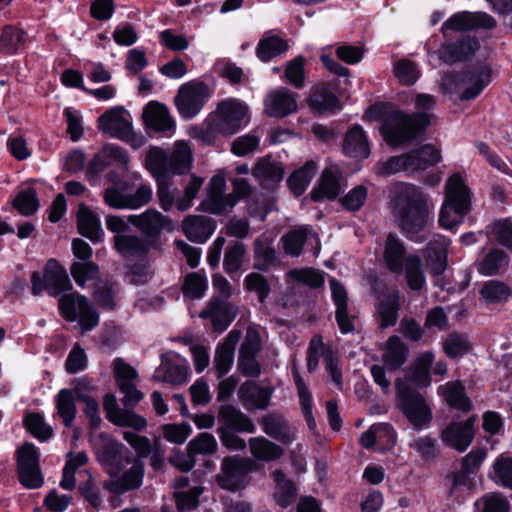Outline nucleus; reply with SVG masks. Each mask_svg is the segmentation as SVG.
I'll return each instance as SVG.
<instances>
[{
    "mask_svg": "<svg viewBox=\"0 0 512 512\" xmlns=\"http://www.w3.org/2000/svg\"><path fill=\"white\" fill-rule=\"evenodd\" d=\"M148 171L157 181V197L160 207L169 212L173 206L181 212L188 210L199 192L203 179L192 176L182 196L176 197V189L171 188L168 179L175 174H183L192 165V151L184 141H177L171 152L159 147L149 149L145 159Z\"/></svg>",
    "mask_w": 512,
    "mask_h": 512,
    "instance_id": "1",
    "label": "nucleus"
},
{
    "mask_svg": "<svg viewBox=\"0 0 512 512\" xmlns=\"http://www.w3.org/2000/svg\"><path fill=\"white\" fill-rule=\"evenodd\" d=\"M433 212L429 196L412 184L402 185L393 199V214L399 227L415 242L425 240L420 233L433 222Z\"/></svg>",
    "mask_w": 512,
    "mask_h": 512,
    "instance_id": "2",
    "label": "nucleus"
},
{
    "mask_svg": "<svg viewBox=\"0 0 512 512\" xmlns=\"http://www.w3.org/2000/svg\"><path fill=\"white\" fill-rule=\"evenodd\" d=\"M249 121L248 106L237 99H227L219 103L215 114L204 122L199 136L203 142L210 144L216 134H235Z\"/></svg>",
    "mask_w": 512,
    "mask_h": 512,
    "instance_id": "3",
    "label": "nucleus"
},
{
    "mask_svg": "<svg viewBox=\"0 0 512 512\" xmlns=\"http://www.w3.org/2000/svg\"><path fill=\"white\" fill-rule=\"evenodd\" d=\"M471 208L470 190L459 173L451 175L445 185V199L439 214V224L445 229L459 225Z\"/></svg>",
    "mask_w": 512,
    "mask_h": 512,
    "instance_id": "4",
    "label": "nucleus"
},
{
    "mask_svg": "<svg viewBox=\"0 0 512 512\" xmlns=\"http://www.w3.org/2000/svg\"><path fill=\"white\" fill-rule=\"evenodd\" d=\"M429 124L430 115L427 112L408 115L396 111L385 120L382 125V134L390 145H399L413 140Z\"/></svg>",
    "mask_w": 512,
    "mask_h": 512,
    "instance_id": "5",
    "label": "nucleus"
},
{
    "mask_svg": "<svg viewBox=\"0 0 512 512\" xmlns=\"http://www.w3.org/2000/svg\"><path fill=\"white\" fill-rule=\"evenodd\" d=\"M395 388L398 406L413 427L421 429L428 425L432 421V410L425 397L401 379L395 381Z\"/></svg>",
    "mask_w": 512,
    "mask_h": 512,
    "instance_id": "6",
    "label": "nucleus"
},
{
    "mask_svg": "<svg viewBox=\"0 0 512 512\" xmlns=\"http://www.w3.org/2000/svg\"><path fill=\"white\" fill-rule=\"evenodd\" d=\"M62 317L70 322L78 320L82 333L92 330L99 323V314L92 303L79 293L64 294L58 301Z\"/></svg>",
    "mask_w": 512,
    "mask_h": 512,
    "instance_id": "7",
    "label": "nucleus"
},
{
    "mask_svg": "<svg viewBox=\"0 0 512 512\" xmlns=\"http://www.w3.org/2000/svg\"><path fill=\"white\" fill-rule=\"evenodd\" d=\"M32 293L35 296L43 291L52 297H58L62 293L72 289L66 269L55 259H49L44 266L43 274L35 271L31 276Z\"/></svg>",
    "mask_w": 512,
    "mask_h": 512,
    "instance_id": "8",
    "label": "nucleus"
},
{
    "mask_svg": "<svg viewBox=\"0 0 512 512\" xmlns=\"http://www.w3.org/2000/svg\"><path fill=\"white\" fill-rule=\"evenodd\" d=\"M126 182H119L117 184L107 187L103 191L104 202L114 209H138L152 199L153 191L151 186L141 184L134 193L127 194Z\"/></svg>",
    "mask_w": 512,
    "mask_h": 512,
    "instance_id": "9",
    "label": "nucleus"
},
{
    "mask_svg": "<svg viewBox=\"0 0 512 512\" xmlns=\"http://www.w3.org/2000/svg\"><path fill=\"white\" fill-rule=\"evenodd\" d=\"M210 98L209 87L203 82H188L180 86L175 105L182 118L192 119Z\"/></svg>",
    "mask_w": 512,
    "mask_h": 512,
    "instance_id": "10",
    "label": "nucleus"
},
{
    "mask_svg": "<svg viewBox=\"0 0 512 512\" xmlns=\"http://www.w3.org/2000/svg\"><path fill=\"white\" fill-rule=\"evenodd\" d=\"M255 463L249 458L225 457L221 463V472L217 482L223 489L237 491L247 484V476L253 471Z\"/></svg>",
    "mask_w": 512,
    "mask_h": 512,
    "instance_id": "11",
    "label": "nucleus"
},
{
    "mask_svg": "<svg viewBox=\"0 0 512 512\" xmlns=\"http://www.w3.org/2000/svg\"><path fill=\"white\" fill-rule=\"evenodd\" d=\"M495 19L485 12L461 11L450 16L441 27L445 39L450 38L451 32H468L475 29H493Z\"/></svg>",
    "mask_w": 512,
    "mask_h": 512,
    "instance_id": "12",
    "label": "nucleus"
},
{
    "mask_svg": "<svg viewBox=\"0 0 512 512\" xmlns=\"http://www.w3.org/2000/svg\"><path fill=\"white\" fill-rule=\"evenodd\" d=\"M128 221L145 236L153 248L158 247V238L163 230L172 231L174 223L171 219L157 211L147 209L139 215H129Z\"/></svg>",
    "mask_w": 512,
    "mask_h": 512,
    "instance_id": "13",
    "label": "nucleus"
},
{
    "mask_svg": "<svg viewBox=\"0 0 512 512\" xmlns=\"http://www.w3.org/2000/svg\"><path fill=\"white\" fill-rule=\"evenodd\" d=\"M17 469L20 483L28 489L43 485L39 467V455L32 443H26L17 451Z\"/></svg>",
    "mask_w": 512,
    "mask_h": 512,
    "instance_id": "14",
    "label": "nucleus"
},
{
    "mask_svg": "<svg viewBox=\"0 0 512 512\" xmlns=\"http://www.w3.org/2000/svg\"><path fill=\"white\" fill-rule=\"evenodd\" d=\"M98 128L123 141L130 140L133 134L130 114L123 107H113L104 112L98 118Z\"/></svg>",
    "mask_w": 512,
    "mask_h": 512,
    "instance_id": "15",
    "label": "nucleus"
},
{
    "mask_svg": "<svg viewBox=\"0 0 512 512\" xmlns=\"http://www.w3.org/2000/svg\"><path fill=\"white\" fill-rule=\"evenodd\" d=\"M475 421L471 416L464 421L451 422L440 434L442 442L459 453L464 452L475 437Z\"/></svg>",
    "mask_w": 512,
    "mask_h": 512,
    "instance_id": "16",
    "label": "nucleus"
},
{
    "mask_svg": "<svg viewBox=\"0 0 512 512\" xmlns=\"http://www.w3.org/2000/svg\"><path fill=\"white\" fill-rule=\"evenodd\" d=\"M251 173L262 188L273 190L283 180L285 169L281 161L268 154L256 160Z\"/></svg>",
    "mask_w": 512,
    "mask_h": 512,
    "instance_id": "17",
    "label": "nucleus"
},
{
    "mask_svg": "<svg viewBox=\"0 0 512 512\" xmlns=\"http://www.w3.org/2000/svg\"><path fill=\"white\" fill-rule=\"evenodd\" d=\"M491 69L488 66H479L457 75L456 82L462 90L461 100H471L477 97L490 83Z\"/></svg>",
    "mask_w": 512,
    "mask_h": 512,
    "instance_id": "18",
    "label": "nucleus"
},
{
    "mask_svg": "<svg viewBox=\"0 0 512 512\" xmlns=\"http://www.w3.org/2000/svg\"><path fill=\"white\" fill-rule=\"evenodd\" d=\"M479 47L477 38L464 36L455 41L444 42L438 50V55L443 62L452 65L470 59Z\"/></svg>",
    "mask_w": 512,
    "mask_h": 512,
    "instance_id": "19",
    "label": "nucleus"
},
{
    "mask_svg": "<svg viewBox=\"0 0 512 512\" xmlns=\"http://www.w3.org/2000/svg\"><path fill=\"white\" fill-rule=\"evenodd\" d=\"M103 408L107 419L117 426L130 427L137 431H142L147 427V421L144 417L129 410H121L116 397L112 394L104 396Z\"/></svg>",
    "mask_w": 512,
    "mask_h": 512,
    "instance_id": "20",
    "label": "nucleus"
},
{
    "mask_svg": "<svg viewBox=\"0 0 512 512\" xmlns=\"http://www.w3.org/2000/svg\"><path fill=\"white\" fill-rule=\"evenodd\" d=\"M201 318L210 319L214 330L223 332L236 317V309L229 300L212 297L200 313Z\"/></svg>",
    "mask_w": 512,
    "mask_h": 512,
    "instance_id": "21",
    "label": "nucleus"
},
{
    "mask_svg": "<svg viewBox=\"0 0 512 512\" xmlns=\"http://www.w3.org/2000/svg\"><path fill=\"white\" fill-rule=\"evenodd\" d=\"M329 285L331 296L336 307L335 318L340 331L343 334L351 333L355 330V316L348 311V294L345 287L335 278H330Z\"/></svg>",
    "mask_w": 512,
    "mask_h": 512,
    "instance_id": "22",
    "label": "nucleus"
},
{
    "mask_svg": "<svg viewBox=\"0 0 512 512\" xmlns=\"http://www.w3.org/2000/svg\"><path fill=\"white\" fill-rule=\"evenodd\" d=\"M144 463L140 459H134L131 467L118 477L104 482L103 487L114 494H123L138 489L143 482Z\"/></svg>",
    "mask_w": 512,
    "mask_h": 512,
    "instance_id": "23",
    "label": "nucleus"
},
{
    "mask_svg": "<svg viewBox=\"0 0 512 512\" xmlns=\"http://www.w3.org/2000/svg\"><path fill=\"white\" fill-rule=\"evenodd\" d=\"M297 110L295 95L287 88L280 87L270 93L264 99V111L270 117L283 118Z\"/></svg>",
    "mask_w": 512,
    "mask_h": 512,
    "instance_id": "24",
    "label": "nucleus"
},
{
    "mask_svg": "<svg viewBox=\"0 0 512 512\" xmlns=\"http://www.w3.org/2000/svg\"><path fill=\"white\" fill-rule=\"evenodd\" d=\"M449 245V239L442 235H436L428 242L424 257L433 277L441 276L446 270Z\"/></svg>",
    "mask_w": 512,
    "mask_h": 512,
    "instance_id": "25",
    "label": "nucleus"
},
{
    "mask_svg": "<svg viewBox=\"0 0 512 512\" xmlns=\"http://www.w3.org/2000/svg\"><path fill=\"white\" fill-rule=\"evenodd\" d=\"M260 424L266 435L282 444L290 445L296 439V428L281 413L271 412L264 415Z\"/></svg>",
    "mask_w": 512,
    "mask_h": 512,
    "instance_id": "26",
    "label": "nucleus"
},
{
    "mask_svg": "<svg viewBox=\"0 0 512 512\" xmlns=\"http://www.w3.org/2000/svg\"><path fill=\"white\" fill-rule=\"evenodd\" d=\"M188 457L181 460L179 458L171 459L173 465L181 471H190L195 466L194 456L197 454H213L217 450V441L213 435L209 433H200L196 438L191 440L187 447Z\"/></svg>",
    "mask_w": 512,
    "mask_h": 512,
    "instance_id": "27",
    "label": "nucleus"
},
{
    "mask_svg": "<svg viewBox=\"0 0 512 512\" xmlns=\"http://www.w3.org/2000/svg\"><path fill=\"white\" fill-rule=\"evenodd\" d=\"M218 428L238 433H254L256 426L243 412L231 405L221 406L218 412Z\"/></svg>",
    "mask_w": 512,
    "mask_h": 512,
    "instance_id": "28",
    "label": "nucleus"
},
{
    "mask_svg": "<svg viewBox=\"0 0 512 512\" xmlns=\"http://www.w3.org/2000/svg\"><path fill=\"white\" fill-rule=\"evenodd\" d=\"M225 178L221 175H215L207 187V198L201 203L204 211L219 214L227 209L228 194L225 195Z\"/></svg>",
    "mask_w": 512,
    "mask_h": 512,
    "instance_id": "29",
    "label": "nucleus"
},
{
    "mask_svg": "<svg viewBox=\"0 0 512 512\" xmlns=\"http://www.w3.org/2000/svg\"><path fill=\"white\" fill-rule=\"evenodd\" d=\"M183 232L195 243H204L214 232L213 220L206 216L190 215L183 220Z\"/></svg>",
    "mask_w": 512,
    "mask_h": 512,
    "instance_id": "30",
    "label": "nucleus"
},
{
    "mask_svg": "<svg viewBox=\"0 0 512 512\" xmlns=\"http://www.w3.org/2000/svg\"><path fill=\"white\" fill-rule=\"evenodd\" d=\"M240 338L238 331H230L225 341L218 345L214 356V367L218 378L226 375L233 364L235 345Z\"/></svg>",
    "mask_w": 512,
    "mask_h": 512,
    "instance_id": "31",
    "label": "nucleus"
},
{
    "mask_svg": "<svg viewBox=\"0 0 512 512\" xmlns=\"http://www.w3.org/2000/svg\"><path fill=\"white\" fill-rule=\"evenodd\" d=\"M114 248L124 258L141 257L146 255L152 247L150 243L137 235H114Z\"/></svg>",
    "mask_w": 512,
    "mask_h": 512,
    "instance_id": "32",
    "label": "nucleus"
},
{
    "mask_svg": "<svg viewBox=\"0 0 512 512\" xmlns=\"http://www.w3.org/2000/svg\"><path fill=\"white\" fill-rule=\"evenodd\" d=\"M143 118L149 128L158 132L171 131L175 125L167 107L157 102H150L146 105L143 110Z\"/></svg>",
    "mask_w": 512,
    "mask_h": 512,
    "instance_id": "33",
    "label": "nucleus"
},
{
    "mask_svg": "<svg viewBox=\"0 0 512 512\" xmlns=\"http://www.w3.org/2000/svg\"><path fill=\"white\" fill-rule=\"evenodd\" d=\"M438 394L454 409L468 412L472 408V402L466 395L465 387L459 381L447 382L437 389Z\"/></svg>",
    "mask_w": 512,
    "mask_h": 512,
    "instance_id": "34",
    "label": "nucleus"
},
{
    "mask_svg": "<svg viewBox=\"0 0 512 512\" xmlns=\"http://www.w3.org/2000/svg\"><path fill=\"white\" fill-rule=\"evenodd\" d=\"M272 389L259 387L253 382H245L239 388V396L247 409H265L271 399Z\"/></svg>",
    "mask_w": 512,
    "mask_h": 512,
    "instance_id": "35",
    "label": "nucleus"
},
{
    "mask_svg": "<svg viewBox=\"0 0 512 512\" xmlns=\"http://www.w3.org/2000/svg\"><path fill=\"white\" fill-rule=\"evenodd\" d=\"M92 390L93 387L89 381L80 380L75 386V396L84 403V413L90 420L91 428L97 429L100 426L101 417L98 402L89 394Z\"/></svg>",
    "mask_w": 512,
    "mask_h": 512,
    "instance_id": "36",
    "label": "nucleus"
},
{
    "mask_svg": "<svg viewBox=\"0 0 512 512\" xmlns=\"http://www.w3.org/2000/svg\"><path fill=\"white\" fill-rule=\"evenodd\" d=\"M251 455L260 461L271 462L280 459L284 449L263 436L250 438L248 441Z\"/></svg>",
    "mask_w": 512,
    "mask_h": 512,
    "instance_id": "37",
    "label": "nucleus"
},
{
    "mask_svg": "<svg viewBox=\"0 0 512 512\" xmlns=\"http://www.w3.org/2000/svg\"><path fill=\"white\" fill-rule=\"evenodd\" d=\"M77 224L79 233L91 240L93 243H98L102 240L103 230L101 228L99 218L87 207L81 206L77 215Z\"/></svg>",
    "mask_w": 512,
    "mask_h": 512,
    "instance_id": "38",
    "label": "nucleus"
},
{
    "mask_svg": "<svg viewBox=\"0 0 512 512\" xmlns=\"http://www.w3.org/2000/svg\"><path fill=\"white\" fill-rule=\"evenodd\" d=\"M343 149L348 156L362 159L369 156V144L362 127L356 125L348 130Z\"/></svg>",
    "mask_w": 512,
    "mask_h": 512,
    "instance_id": "39",
    "label": "nucleus"
},
{
    "mask_svg": "<svg viewBox=\"0 0 512 512\" xmlns=\"http://www.w3.org/2000/svg\"><path fill=\"white\" fill-rule=\"evenodd\" d=\"M255 268L266 271L277 261L276 251L273 248V239L262 234L254 241Z\"/></svg>",
    "mask_w": 512,
    "mask_h": 512,
    "instance_id": "40",
    "label": "nucleus"
},
{
    "mask_svg": "<svg viewBox=\"0 0 512 512\" xmlns=\"http://www.w3.org/2000/svg\"><path fill=\"white\" fill-rule=\"evenodd\" d=\"M75 390L64 388L55 396L56 415L63 421L65 427H72L76 418Z\"/></svg>",
    "mask_w": 512,
    "mask_h": 512,
    "instance_id": "41",
    "label": "nucleus"
},
{
    "mask_svg": "<svg viewBox=\"0 0 512 512\" xmlns=\"http://www.w3.org/2000/svg\"><path fill=\"white\" fill-rule=\"evenodd\" d=\"M405 280L412 291H421L426 287V276L422 260L418 255L410 254L405 259Z\"/></svg>",
    "mask_w": 512,
    "mask_h": 512,
    "instance_id": "42",
    "label": "nucleus"
},
{
    "mask_svg": "<svg viewBox=\"0 0 512 512\" xmlns=\"http://www.w3.org/2000/svg\"><path fill=\"white\" fill-rule=\"evenodd\" d=\"M406 257L403 242L395 236L389 235L384 251V260L388 269L397 274L402 273Z\"/></svg>",
    "mask_w": 512,
    "mask_h": 512,
    "instance_id": "43",
    "label": "nucleus"
},
{
    "mask_svg": "<svg viewBox=\"0 0 512 512\" xmlns=\"http://www.w3.org/2000/svg\"><path fill=\"white\" fill-rule=\"evenodd\" d=\"M339 179L340 172L337 168L325 169L318 188L313 191V199L319 201L323 198H336L341 189Z\"/></svg>",
    "mask_w": 512,
    "mask_h": 512,
    "instance_id": "44",
    "label": "nucleus"
},
{
    "mask_svg": "<svg viewBox=\"0 0 512 512\" xmlns=\"http://www.w3.org/2000/svg\"><path fill=\"white\" fill-rule=\"evenodd\" d=\"M310 105L319 112H335L340 108L338 98L327 84H319L313 88Z\"/></svg>",
    "mask_w": 512,
    "mask_h": 512,
    "instance_id": "45",
    "label": "nucleus"
},
{
    "mask_svg": "<svg viewBox=\"0 0 512 512\" xmlns=\"http://www.w3.org/2000/svg\"><path fill=\"white\" fill-rule=\"evenodd\" d=\"M435 355L431 351L421 353L410 368V380L418 387L431 384L430 369Z\"/></svg>",
    "mask_w": 512,
    "mask_h": 512,
    "instance_id": "46",
    "label": "nucleus"
},
{
    "mask_svg": "<svg viewBox=\"0 0 512 512\" xmlns=\"http://www.w3.org/2000/svg\"><path fill=\"white\" fill-rule=\"evenodd\" d=\"M292 375L297 388L303 416L306 420L309 429L313 430L316 427V421L312 413L313 399L308 390V387L306 386L304 380L300 376L294 361L292 366Z\"/></svg>",
    "mask_w": 512,
    "mask_h": 512,
    "instance_id": "47",
    "label": "nucleus"
},
{
    "mask_svg": "<svg viewBox=\"0 0 512 512\" xmlns=\"http://www.w3.org/2000/svg\"><path fill=\"white\" fill-rule=\"evenodd\" d=\"M189 368L185 364H177L171 361L162 362L156 369L153 379L174 385L186 382Z\"/></svg>",
    "mask_w": 512,
    "mask_h": 512,
    "instance_id": "48",
    "label": "nucleus"
},
{
    "mask_svg": "<svg viewBox=\"0 0 512 512\" xmlns=\"http://www.w3.org/2000/svg\"><path fill=\"white\" fill-rule=\"evenodd\" d=\"M399 294L393 292L380 301L377 307V321L380 327L394 326L398 319Z\"/></svg>",
    "mask_w": 512,
    "mask_h": 512,
    "instance_id": "49",
    "label": "nucleus"
},
{
    "mask_svg": "<svg viewBox=\"0 0 512 512\" xmlns=\"http://www.w3.org/2000/svg\"><path fill=\"white\" fill-rule=\"evenodd\" d=\"M407 358V348L401 339L392 336L388 339L383 361L389 371H395L402 366Z\"/></svg>",
    "mask_w": 512,
    "mask_h": 512,
    "instance_id": "50",
    "label": "nucleus"
},
{
    "mask_svg": "<svg viewBox=\"0 0 512 512\" xmlns=\"http://www.w3.org/2000/svg\"><path fill=\"white\" fill-rule=\"evenodd\" d=\"M508 266L507 254L497 248L491 249L484 257L478 261L477 270L480 274L491 276L499 273Z\"/></svg>",
    "mask_w": 512,
    "mask_h": 512,
    "instance_id": "51",
    "label": "nucleus"
},
{
    "mask_svg": "<svg viewBox=\"0 0 512 512\" xmlns=\"http://www.w3.org/2000/svg\"><path fill=\"white\" fill-rule=\"evenodd\" d=\"M316 169L315 162L309 161L289 176L287 184L295 196H300L306 190L316 173Z\"/></svg>",
    "mask_w": 512,
    "mask_h": 512,
    "instance_id": "52",
    "label": "nucleus"
},
{
    "mask_svg": "<svg viewBox=\"0 0 512 512\" xmlns=\"http://www.w3.org/2000/svg\"><path fill=\"white\" fill-rule=\"evenodd\" d=\"M273 479L276 483L274 498L277 504L283 508L291 505L296 498V488L294 484L286 479L285 474L281 470H275L273 472Z\"/></svg>",
    "mask_w": 512,
    "mask_h": 512,
    "instance_id": "53",
    "label": "nucleus"
},
{
    "mask_svg": "<svg viewBox=\"0 0 512 512\" xmlns=\"http://www.w3.org/2000/svg\"><path fill=\"white\" fill-rule=\"evenodd\" d=\"M287 49L288 44L282 38L269 36L259 41L256 53L261 61L267 62L283 54Z\"/></svg>",
    "mask_w": 512,
    "mask_h": 512,
    "instance_id": "54",
    "label": "nucleus"
},
{
    "mask_svg": "<svg viewBox=\"0 0 512 512\" xmlns=\"http://www.w3.org/2000/svg\"><path fill=\"white\" fill-rule=\"evenodd\" d=\"M413 161V155H410V152L393 156L386 162L378 165L377 173L384 176L396 174L402 171H415Z\"/></svg>",
    "mask_w": 512,
    "mask_h": 512,
    "instance_id": "55",
    "label": "nucleus"
},
{
    "mask_svg": "<svg viewBox=\"0 0 512 512\" xmlns=\"http://www.w3.org/2000/svg\"><path fill=\"white\" fill-rule=\"evenodd\" d=\"M202 486H194L187 490L175 491L173 498L176 503L177 512H188L196 509L199 505V497L203 493Z\"/></svg>",
    "mask_w": 512,
    "mask_h": 512,
    "instance_id": "56",
    "label": "nucleus"
},
{
    "mask_svg": "<svg viewBox=\"0 0 512 512\" xmlns=\"http://www.w3.org/2000/svg\"><path fill=\"white\" fill-rule=\"evenodd\" d=\"M26 41V33L21 29L7 26L0 35V51L6 54L15 53Z\"/></svg>",
    "mask_w": 512,
    "mask_h": 512,
    "instance_id": "57",
    "label": "nucleus"
},
{
    "mask_svg": "<svg viewBox=\"0 0 512 512\" xmlns=\"http://www.w3.org/2000/svg\"><path fill=\"white\" fill-rule=\"evenodd\" d=\"M27 430L39 441L45 442L53 435V429L39 413H29L24 419Z\"/></svg>",
    "mask_w": 512,
    "mask_h": 512,
    "instance_id": "58",
    "label": "nucleus"
},
{
    "mask_svg": "<svg viewBox=\"0 0 512 512\" xmlns=\"http://www.w3.org/2000/svg\"><path fill=\"white\" fill-rule=\"evenodd\" d=\"M312 233L307 227L292 230L282 237L283 247L287 254L299 256L308 236Z\"/></svg>",
    "mask_w": 512,
    "mask_h": 512,
    "instance_id": "59",
    "label": "nucleus"
},
{
    "mask_svg": "<svg viewBox=\"0 0 512 512\" xmlns=\"http://www.w3.org/2000/svg\"><path fill=\"white\" fill-rule=\"evenodd\" d=\"M410 155H413V166L415 171L424 170L437 164L440 160L439 151L429 144L410 151Z\"/></svg>",
    "mask_w": 512,
    "mask_h": 512,
    "instance_id": "60",
    "label": "nucleus"
},
{
    "mask_svg": "<svg viewBox=\"0 0 512 512\" xmlns=\"http://www.w3.org/2000/svg\"><path fill=\"white\" fill-rule=\"evenodd\" d=\"M207 290V280L199 273L193 272L185 277L182 285L184 297L190 299H200Z\"/></svg>",
    "mask_w": 512,
    "mask_h": 512,
    "instance_id": "61",
    "label": "nucleus"
},
{
    "mask_svg": "<svg viewBox=\"0 0 512 512\" xmlns=\"http://www.w3.org/2000/svg\"><path fill=\"white\" fill-rule=\"evenodd\" d=\"M244 286L249 292L257 295L260 303H263L271 292L268 280L260 273L252 272L244 279Z\"/></svg>",
    "mask_w": 512,
    "mask_h": 512,
    "instance_id": "62",
    "label": "nucleus"
},
{
    "mask_svg": "<svg viewBox=\"0 0 512 512\" xmlns=\"http://www.w3.org/2000/svg\"><path fill=\"white\" fill-rule=\"evenodd\" d=\"M481 295L485 300L497 303L506 301L511 295V290L503 282L490 280L484 283L481 289Z\"/></svg>",
    "mask_w": 512,
    "mask_h": 512,
    "instance_id": "63",
    "label": "nucleus"
},
{
    "mask_svg": "<svg viewBox=\"0 0 512 512\" xmlns=\"http://www.w3.org/2000/svg\"><path fill=\"white\" fill-rule=\"evenodd\" d=\"M495 483L512 489V458L499 456L493 465Z\"/></svg>",
    "mask_w": 512,
    "mask_h": 512,
    "instance_id": "64",
    "label": "nucleus"
}]
</instances>
